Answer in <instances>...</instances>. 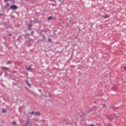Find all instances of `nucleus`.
Wrapping results in <instances>:
<instances>
[{
  "instance_id": "nucleus-9",
  "label": "nucleus",
  "mask_w": 126,
  "mask_h": 126,
  "mask_svg": "<svg viewBox=\"0 0 126 126\" xmlns=\"http://www.w3.org/2000/svg\"><path fill=\"white\" fill-rule=\"evenodd\" d=\"M102 107H103L104 108H106V104L105 103H103L102 104Z\"/></svg>"
},
{
  "instance_id": "nucleus-14",
  "label": "nucleus",
  "mask_w": 126,
  "mask_h": 126,
  "mask_svg": "<svg viewBox=\"0 0 126 126\" xmlns=\"http://www.w3.org/2000/svg\"><path fill=\"white\" fill-rule=\"evenodd\" d=\"M9 63H10V62L9 61H8L7 62V64H9Z\"/></svg>"
},
{
  "instance_id": "nucleus-16",
  "label": "nucleus",
  "mask_w": 126,
  "mask_h": 126,
  "mask_svg": "<svg viewBox=\"0 0 126 126\" xmlns=\"http://www.w3.org/2000/svg\"><path fill=\"white\" fill-rule=\"evenodd\" d=\"M48 41L49 42H51V38H49V39H48Z\"/></svg>"
},
{
  "instance_id": "nucleus-15",
  "label": "nucleus",
  "mask_w": 126,
  "mask_h": 126,
  "mask_svg": "<svg viewBox=\"0 0 126 126\" xmlns=\"http://www.w3.org/2000/svg\"><path fill=\"white\" fill-rule=\"evenodd\" d=\"M49 96H50V94H48V95H46V97H49Z\"/></svg>"
},
{
  "instance_id": "nucleus-20",
  "label": "nucleus",
  "mask_w": 126,
  "mask_h": 126,
  "mask_svg": "<svg viewBox=\"0 0 126 126\" xmlns=\"http://www.w3.org/2000/svg\"><path fill=\"white\" fill-rule=\"evenodd\" d=\"M32 115H33V114H34V112H32L31 113Z\"/></svg>"
},
{
  "instance_id": "nucleus-19",
  "label": "nucleus",
  "mask_w": 126,
  "mask_h": 126,
  "mask_svg": "<svg viewBox=\"0 0 126 126\" xmlns=\"http://www.w3.org/2000/svg\"><path fill=\"white\" fill-rule=\"evenodd\" d=\"M29 124V121H28L27 122V125H28Z\"/></svg>"
},
{
  "instance_id": "nucleus-12",
  "label": "nucleus",
  "mask_w": 126,
  "mask_h": 126,
  "mask_svg": "<svg viewBox=\"0 0 126 126\" xmlns=\"http://www.w3.org/2000/svg\"><path fill=\"white\" fill-rule=\"evenodd\" d=\"M12 124H13V125H16V122H12Z\"/></svg>"
},
{
  "instance_id": "nucleus-1",
  "label": "nucleus",
  "mask_w": 126,
  "mask_h": 126,
  "mask_svg": "<svg viewBox=\"0 0 126 126\" xmlns=\"http://www.w3.org/2000/svg\"><path fill=\"white\" fill-rule=\"evenodd\" d=\"M10 8L11 9H12V10H16V9H17V6H16V5H12L11 6H10Z\"/></svg>"
},
{
  "instance_id": "nucleus-6",
  "label": "nucleus",
  "mask_w": 126,
  "mask_h": 126,
  "mask_svg": "<svg viewBox=\"0 0 126 126\" xmlns=\"http://www.w3.org/2000/svg\"><path fill=\"white\" fill-rule=\"evenodd\" d=\"M27 70H29L30 71H32V68L31 67L27 68Z\"/></svg>"
},
{
  "instance_id": "nucleus-22",
  "label": "nucleus",
  "mask_w": 126,
  "mask_h": 126,
  "mask_svg": "<svg viewBox=\"0 0 126 126\" xmlns=\"http://www.w3.org/2000/svg\"><path fill=\"white\" fill-rule=\"evenodd\" d=\"M124 69H126V66L124 67Z\"/></svg>"
},
{
  "instance_id": "nucleus-13",
  "label": "nucleus",
  "mask_w": 126,
  "mask_h": 126,
  "mask_svg": "<svg viewBox=\"0 0 126 126\" xmlns=\"http://www.w3.org/2000/svg\"><path fill=\"white\" fill-rule=\"evenodd\" d=\"M29 28H30L31 27H32V25H29Z\"/></svg>"
},
{
  "instance_id": "nucleus-23",
  "label": "nucleus",
  "mask_w": 126,
  "mask_h": 126,
  "mask_svg": "<svg viewBox=\"0 0 126 126\" xmlns=\"http://www.w3.org/2000/svg\"><path fill=\"white\" fill-rule=\"evenodd\" d=\"M91 126H95L94 125H92Z\"/></svg>"
},
{
  "instance_id": "nucleus-11",
  "label": "nucleus",
  "mask_w": 126,
  "mask_h": 126,
  "mask_svg": "<svg viewBox=\"0 0 126 126\" xmlns=\"http://www.w3.org/2000/svg\"><path fill=\"white\" fill-rule=\"evenodd\" d=\"M5 112H6V110L3 109L2 111V113H5Z\"/></svg>"
},
{
  "instance_id": "nucleus-2",
  "label": "nucleus",
  "mask_w": 126,
  "mask_h": 126,
  "mask_svg": "<svg viewBox=\"0 0 126 126\" xmlns=\"http://www.w3.org/2000/svg\"><path fill=\"white\" fill-rule=\"evenodd\" d=\"M102 99L103 100H104L105 101L108 100L109 99V96H108V95L105 94L102 96Z\"/></svg>"
},
{
  "instance_id": "nucleus-4",
  "label": "nucleus",
  "mask_w": 126,
  "mask_h": 126,
  "mask_svg": "<svg viewBox=\"0 0 126 126\" xmlns=\"http://www.w3.org/2000/svg\"><path fill=\"white\" fill-rule=\"evenodd\" d=\"M27 84L28 85V86H29V87H31V84L29 83V81L27 82Z\"/></svg>"
},
{
  "instance_id": "nucleus-8",
  "label": "nucleus",
  "mask_w": 126,
  "mask_h": 126,
  "mask_svg": "<svg viewBox=\"0 0 126 126\" xmlns=\"http://www.w3.org/2000/svg\"><path fill=\"white\" fill-rule=\"evenodd\" d=\"M35 115H36V116H40V112H36Z\"/></svg>"
},
{
  "instance_id": "nucleus-21",
  "label": "nucleus",
  "mask_w": 126,
  "mask_h": 126,
  "mask_svg": "<svg viewBox=\"0 0 126 126\" xmlns=\"http://www.w3.org/2000/svg\"><path fill=\"white\" fill-rule=\"evenodd\" d=\"M4 1H8V0H4Z\"/></svg>"
},
{
  "instance_id": "nucleus-10",
  "label": "nucleus",
  "mask_w": 126,
  "mask_h": 126,
  "mask_svg": "<svg viewBox=\"0 0 126 126\" xmlns=\"http://www.w3.org/2000/svg\"><path fill=\"white\" fill-rule=\"evenodd\" d=\"M52 18H53V17L52 16H50V17H48V20H51L52 19Z\"/></svg>"
},
{
  "instance_id": "nucleus-17",
  "label": "nucleus",
  "mask_w": 126,
  "mask_h": 126,
  "mask_svg": "<svg viewBox=\"0 0 126 126\" xmlns=\"http://www.w3.org/2000/svg\"><path fill=\"white\" fill-rule=\"evenodd\" d=\"M3 68H4V69H8V68H7V67H3Z\"/></svg>"
},
{
  "instance_id": "nucleus-3",
  "label": "nucleus",
  "mask_w": 126,
  "mask_h": 126,
  "mask_svg": "<svg viewBox=\"0 0 126 126\" xmlns=\"http://www.w3.org/2000/svg\"><path fill=\"white\" fill-rule=\"evenodd\" d=\"M112 90H117V88H116V86H114L112 88Z\"/></svg>"
},
{
  "instance_id": "nucleus-18",
  "label": "nucleus",
  "mask_w": 126,
  "mask_h": 126,
  "mask_svg": "<svg viewBox=\"0 0 126 126\" xmlns=\"http://www.w3.org/2000/svg\"><path fill=\"white\" fill-rule=\"evenodd\" d=\"M6 5H7V6H9V4H8V3H7Z\"/></svg>"
},
{
  "instance_id": "nucleus-7",
  "label": "nucleus",
  "mask_w": 126,
  "mask_h": 126,
  "mask_svg": "<svg viewBox=\"0 0 126 126\" xmlns=\"http://www.w3.org/2000/svg\"><path fill=\"white\" fill-rule=\"evenodd\" d=\"M109 15H106L105 16L103 17V18H108Z\"/></svg>"
},
{
  "instance_id": "nucleus-5",
  "label": "nucleus",
  "mask_w": 126,
  "mask_h": 126,
  "mask_svg": "<svg viewBox=\"0 0 126 126\" xmlns=\"http://www.w3.org/2000/svg\"><path fill=\"white\" fill-rule=\"evenodd\" d=\"M95 111H96V109H95V108H94L93 109L90 110V113H91V112H94Z\"/></svg>"
}]
</instances>
